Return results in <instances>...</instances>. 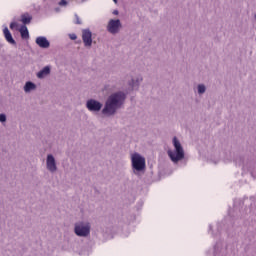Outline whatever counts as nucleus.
I'll list each match as a JSON object with an SVG mask.
<instances>
[{
  "label": "nucleus",
  "mask_w": 256,
  "mask_h": 256,
  "mask_svg": "<svg viewBox=\"0 0 256 256\" xmlns=\"http://www.w3.org/2000/svg\"><path fill=\"white\" fill-rule=\"evenodd\" d=\"M126 99L127 95H125L124 92L112 93L104 104L102 114H104L105 117H113V115H115L119 109H123Z\"/></svg>",
  "instance_id": "nucleus-1"
},
{
  "label": "nucleus",
  "mask_w": 256,
  "mask_h": 256,
  "mask_svg": "<svg viewBox=\"0 0 256 256\" xmlns=\"http://www.w3.org/2000/svg\"><path fill=\"white\" fill-rule=\"evenodd\" d=\"M130 161L132 167V173L134 175H141V173H145V169L147 167L145 157L138 152H133L130 154Z\"/></svg>",
  "instance_id": "nucleus-2"
},
{
  "label": "nucleus",
  "mask_w": 256,
  "mask_h": 256,
  "mask_svg": "<svg viewBox=\"0 0 256 256\" xmlns=\"http://www.w3.org/2000/svg\"><path fill=\"white\" fill-rule=\"evenodd\" d=\"M172 143L174 150H168V157H170L172 163L177 164L179 161H183V159H185V150L177 137L173 138Z\"/></svg>",
  "instance_id": "nucleus-3"
},
{
  "label": "nucleus",
  "mask_w": 256,
  "mask_h": 256,
  "mask_svg": "<svg viewBox=\"0 0 256 256\" xmlns=\"http://www.w3.org/2000/svg\"><path fill=\"white\" fill-rule=\"evenodd\" d=\"M74 233L77 237H89L91 235V223L79 221L74 224Z\"/></svg>",
  "instance_id": "nucleus-4"
},
{
  "label": "nucleus",
  "mask_w": 256,
  "mask_h": 256,
  "mask_svg": "<svg viewBox=\"0 0 256 256\" xmlns=\"http://www.w3.org/2000/svg\"><path fill=\"white\" fill-rule=\"evenodd\" d=\"M123 25L121 24V20L119 19H110L108 21V24L106 26V29L108 33H111V35H117L119 31H121Z\"/></svg>",
  "instance_id": "nucleus-5"
},
{
  "label": "nucleus",
  "mask_w": 256,
  "mask_h": 256,
  "mask_svg": "<svg viewBox=\"0 0 256 256\" xmlns=\"http://www.w3.org/2000/svg\"><path fill=\"white\" fill-rule=\"evenodd\" d=\"M86 109L90 111V113H99L101 109H103V103L99 102L98 100H95L93 98L88 99L86 101Z\"/></svg>",
  "instance_id": "nucleus-6"
},
{
  "label": "nucleus",
  "mask_w": 256,
  "mask_h": 256,
  "mask_svg": "<svg viewBox=\"0 0 256 256\" xmlns=\"http://www.w3.org/2000/svg\"><path fill=\"white\" fill-rule=\"evenodd\" d=\"M46 169L49 173H57V160L53 154H47L46 156Z\"/></svg>",
  "instance_id": "nucleus-7"
},
{
  "label": "nucleus",
  "mask_w": 256,
  "mask_h": 256,
  "mask_svg": "<svg viewBox=\"0 0 256 256\" xmlns=\"http://www.w3.org/2000/svg\"><path fill=\"white\" fill-rule=\"evenodd\" d=\"M82 41L84 43V47H87L89 49L93 45V33L90 29L82 30Z\"/></svg>",
  "instance_id": "nucleus-8"
},
{
  "label": "nucleus",
  "mask_w": 256,
  "mask_h": 256,
  "mask_svg": "<svg viewBox=\"0 0 256 256\" xmlns=\"http://www.w3.org/2000/svg\"><path fill=\"white\" fill-rule=\"evenodd\" d=\"M35 43L41 49H49V47H51V42H49L45 36H38L35 40Z\"/></svg>",
  "instance_id": "nucleus-9"
},
{
  "label": "nucleus",
  "mask_w": 256,
  "mask_h": 256,
  "mask_svg": "<svg viewBox=\"0 0 256 256\" xmlns=\"http://www.w3.org/2000/svg\"><path fill=\"white\" fill-rule=\"evenodd\" d=\"M49 75H51V66H45L37 72L36 77L38 79H45V77H49Z\"/></svg>",
  "instance_id": "nucleus-10"
},
{
  "label": "nucleus",
  "mask_w": 256,
  "mask_h": 256,
  "mask_svg": "<svg viewBox=\"0 0 256 256\" xmlns=\"http://www.w3.org/2000/svg\"><path fill=\"white\" fill-rule=\"evenodd\" d=\"M3 34L6 41L10 43V45H17V42H15V39H13V35H11V32L7 26L4 27Z\"/></svg>",
  "instance_id": "nucleus-11"
},
{
  "label": "nucleus",
  "mask_w": 256,
  "mask_h": 256,
  "mask_svg": "<svg viewBox=\"0 0 256 256\" xmlns=\"http://www.w3.org/2000/svg\"><path fill=\"white\" fill-rule=\"evenodd\" d=\"M143 82V76L138 75L135 78H132L129 82L130 87L132 89H139V85Z\"/></svg>",
  "instance_id": "nucleus-12"
},
{
  "label": "nucleus",
  "mask_w": 256,
  "mask_h": 256,
  "mask_svg": "<svg viewBox=\"0 0 256 256\" xmlns=\"http://www.w3.org/2000/svg\"><path fill=\"white\" fill-rule=\"evenodd\" d=\"M37 89V85L35 83L28 81L24 85V91L25 93H31V91H35Z\"/></svg>",
  "instance_id": "nucleus-13"
},
{
  "label": "nucleus",
  "mask_w": 256,
  "mask_h": 256,
  "mask_svg": "<svg viewBox=\"0 0 256 256\" xmlns=\"http://www.w3.org/2000/svg\"><path fill=\"white\" fill-rule=\"evenodd\" d=\"M19 32L21 34L22 39H29V30L27 29V26H21Z\"/></svg>",
  "instance_id": "nucleus-14"
},
{
  "label": "nucleus",
  "mask_w": 256,
  "mask_h": 256,
  "mask_svg": "<svg viewBox=\"0 0 256 256\" xmlns=\"http://www.w3.org/2000/svg\"><path fill=\"white\" fill-rule=\"evenodd\" d=\"M33 18L31 17V15L29 14H24L21 16V22L24 24V25H29V23H31V20Z\"/></svg>",
  "instance_id": "nucleus-15"
},
{
  "label": "nucleus",
  "mask_w": 256,
  "mask_h": 256,
  "mask_svg": "<svg viewBox=\"0 0 256 256\" xmlns=\"http://www.w3.org/2000/svg\"><path fill=\"white\" fill-rule=\"evenodd\" d=\"M206 92H207V86H205V84H198L197 85L198 95H205Z\"/></svg>",
  "instance_id": "nucleus-16"
},
{
  "label": "nucleus",
  "mask_w": 256,
  "mask_h": 256,
  "mask_svg": "<svg viewBox=\"0 0 256 256\" xmlns=\"http://www.w3.org/2000/svg\"><path fill=\"white\" fill-rule=\"evenodd\" d=\"M233 157H235V153H233L229 150L224 152V161L231 162V161H233Z\"/></svg>",
  "instance_id": "nucleus-17"
},
{
  "label": "nucleus",
  "mask_w": 256,
  "mask_h": 256,
  "mask_svg": "<svg viewBox=\"0 0 256 256\" xmlns=\"http://www.w3.org/2000/svg\"><path fill=\"white\" fill-rule=\"evenodd\" d=\"M58 5H59L60 7H67V6L69 5V1H67V0H61V1L58 3Z\"/></svg>",
  "instance_id": "nucleus-18"
},
{
  "label": "nucleus",
  "mask_w": 256,
  "mask_h": 256,
  "mask_svg": "<svg viewBox=\"0 0 256 256\" xmlns=\"http://www.w3.org/2000/svg\"><path fill=\"white\" fill-rule=\"evenodd\" d=\"M18 27H19V24H17V22H12V23L10 24V29H11L12 31H15V29H18Z\"/></svg>",
  "instance_id": "nucleus-19"
},
{
  "label": "nucleus",
  "mask_w": 256,
  "mask_h": 256,
  "mask_svg": "<svg viewBox=\"0 0 256 256\" xmlns=\"http://www.w3.org/2000/svg\"><path fill=\"white\" fill-rule=\"evenodd\" d=\"M7 121V116L5 114H0V123H5Z\"/></svg>",
  "instance_id": "nucleus-20"
},
{
  "label": "nucleus",
  "mask_w": 256,
  "mask_h": 256,
  "mask_svg": "<svg viewBox=\"0 0 256 256\" xmlns=\"http://www.w3.org/2000/svg\"><path fill=\"white\" fill-rule=\"evenodd\" d=\"M69 38H70L72 41H75V40L77 39V34H75V33L69 34Z\"/></svg>",
  "instance_id": "nucleus-21"
},
{
  "label": "nucleus",
  "mask_w": 256,
  "mask_h": 256,
  "mask_svg": "<svg viewBox=\"0 0 256 256\" xmlns=\"http://www.w3.org/2000/svg\"><path fill=\"white\" fill-rule=\"evenodd\" d=\"M75 19H76L75 21L76 25H81V20L79 19L78 15H75Z\"/></svg>",
  "instance_id": "nucleus-22"
},
{
  "label": "nucleus",
  "mask_w": 256,
  "mask_h": 256,
  "mask_svg": "<svg viewBox=\"0 0 256 256\" xmlns=\"http://www.w3.org/2000/svg\"><path fill=\"white\" fill-rule=\"evenodd\" d=\"M113 15H119V10H114Z\"/></svg>",
  "instance_id": "nucleus-23"
},
{
  "label": "nucleus",
  "mask_w": 256,
  "mask_h": 256,
  "mask_svg": "<svg viewBox=\"0 0 256 256\" xmlns=\"http://www.w3.org/2000/svg\"><path fill=\"white\" fill-rule=\"evenodd\" d=\"M252 177H255V172H252Z\"/></svg>",
  "instance_id": "nucleus-24"
},
{
  "label": "nucleus",
  "mask_w": 256,
  "mask_h": 256,
  "mask_svg": "<svg viewBox=\"0 0 256 256\" xmlns=\"http://www.w3.org/2000/svg\"><path fill=\"white\" fill-rule=\"evenodd\" d=\"M213 229V227L212 226H209V230L211 231Z\"/></svg>",
  "instance_id": "nucleus-25"
},
{
  "label": "nucleus",
  "mask_w": 256,
  "mask_h": 256,
  "mask_svg": "<svg viewBox=\"0 0 256 256\" xmlns=\"http://www.w3.org/2000/svg\"><path fill=\"white\" fill-rule=\"evenodd\" d=\"M115 4H117V0H113Z\"/></svg>",
  "instance_id": "nucleus-26"
},
{
  "label": "nucleus",
  "mask_w": 256,
  "mask_h": 256,
  "mask_svg": "<svg viewBox=\"0 0 256 256\" xmlns=\"http://www.w3.org/2000/svg\"><path fill=\"white\" fill-rule=\"evenodd\" d=\"M85 1H87V0H82V3H85Z\"/></svg>",
  "instance_id": "nucleus-27"
}]
</instances>
